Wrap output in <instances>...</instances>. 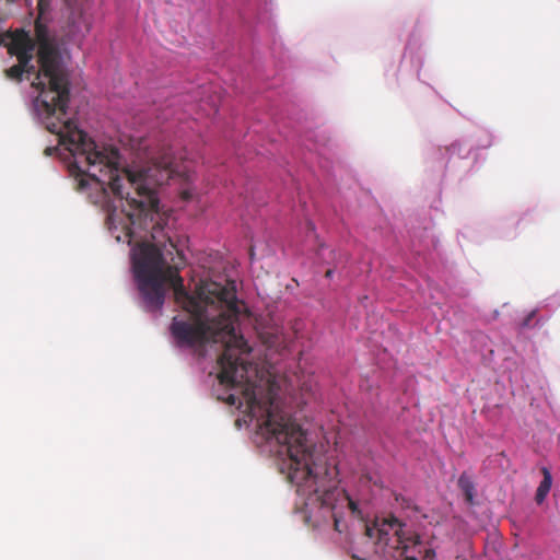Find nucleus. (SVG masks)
Returning <instances> with one entry per match:
<instances>
[{
    "label": "nucleus",
    "mask_w": 560,
    "mask_h": 560,
    "mask_svg": "<svg viewBox=\"0 0 560 560\" xmlns=\"http://www.w3.org/2000/svg\"><path fill=\"white\" fill-rule=\"evenodd\" d=\"M57 150H58V148H57V147H47V148L45 149V151H44V152H45V154H46V155L50 156V155H52Z\"/></svg>",
    "instance_id": "7"
},
{
    "label": "nucleus",
    "mask_w": 560,
    "mask_h": 560,
    "mask_svg": "<svg viewBox=\"0 0 560 560\" xmlns=\"http://www.w3.org/2000/svg\"><path fill=\"white\" fill-rule=\"evenodd\" d=\"M331 276H332V270H331V269H328V270L326 271V277H327V278H331Z\"/></svg>",
    "instance_id": "9"
},
{
    "label": "nucleus",
    "mask_w": 560,
    "mask_h": 560,
    "mask_svg": "<svg viewBox=\"0 0 560 560\" xmlns=\"http://www.w3.org/2000/svg\"><path fill=\"white\" fill-rule=\"evenodd\" d=\"M310 229L314 230V225L310 222L308 223Z\"/></svg>",
    "instance_id": "11"
},
{
    "label": "nucleus",
    "mask_w": 560,
    "mask_h": 560,
    "mask_svg": "<svg viewBox=\"0 0 560 560\" xmlns=\"http://www.w3.org/2000/svg\"><path fill=\"white\" fill-rule=\"evenodd\" d=\"M540 471L542 474V480L540 481L535 494V500L538 504H541L545 501L552 485V476L550 470L547 467H542Z\"/></svg>",
    "instance_id": "3"
},
{
    "label": "nucleus",
    "mask_w": 560,
    "mask_h": 560,
    "mask_svg": "<svg viewBox=\"0 0 560 560\" xmlns=\"http://www.w3.org/2000/svg\"><path fill=\"white\" fill-rule=\"evenodd\" d=\"M91 30V23L81 11H72L65 30L63 38L67 42L81 44Z\"/></svg>",
    "instance_id": "2"
},
{
    "label": "nucleus",
    "mask_w": 560,
    "mask_h": 560,
    "mask_svg": "<svg viewBox=\"0 0 560 560\" xmlns=\"http://www.w3.org/2000/svg\"><path fill=\"white\" fill-rule=\"evenodd\" d=\"M365 535L385 548L397 560H434V549L422 541L420 535L395 516L365 525Z\"/></svg>",
    "instance_id": "1"
},
{
    "label": "nucleus",
    "mask_w": 560,
    "mask_h": 560,
    "mask_svg": "<svg viewBox=\"0 0 560 560\" xmlns=\"http://www.w3.org/2000/svg\"><path fill=\"white\" fill-rule=\"evenodd\" d=\"M45 0H38V7L42 9L43 7V3H44Z\"/></svg>",
    "instance_id": "10"
},
{
    "label": "nucleus",
    "mask_w": 560,
    "mask_h": 560,
    "mask_svg": "<svg viewBox=\"0 0 560 560\" xmlns=\"http://www.w3.org/2000/svg\"><path fill=\"white\" fill-rule=\"evenodd\" d=\"M458 487L464 493V497L468 503L474 502L475 497V485L471 480V478L466 474L463 472L458 478Z\"/></svg>",
    "instance_id": "4"
},
{
    "label": "nucleus",
    "mask_w": 560,
    "mask_h": 560,
    "mask_svg": "<svg viewBox=\"0 0 560 560\" xmlns=\"http://www.w3.org/2000/svg\"><path fill=\"white\" fill-rule=\"evenodd\" d=\"M536 315V311H532L530 313L527 314V316L524 318V320L522 322V327H529L530 325V322L533 320V318L535 317Z\"/></svg>",
    "instance_id": "6"
},
{
    "label": "nucleus",
    "mask_w": 560,
    "mask_h": 560,
    "mask_svg": "<svg viewBox=\"0 0 560 560\" xmlns=\"http://www.w3.org/2000/svg\"><path fill=\"white\" fill-rule=\"evenodd\" d=\"M190 197L189 192L188 191H183V198L184 199H188Z\"/></svg>",
    "instance_id": "8"
},
{
    "label": "nucleus",
    "mask_w": 560,
    "mask_h": 560,
    "mask_svg": "<svg viewBox=\"0 0 560 560\" xmlns=\"http://www.w3.org/2000/svg\"><path fill=\"white\" fill-rule=\"evenodd\" d=\"M194 291H233V281L222 284L212 280H201Z\"/></svg>",
    "instance_id": "5"
}]
</instances>
